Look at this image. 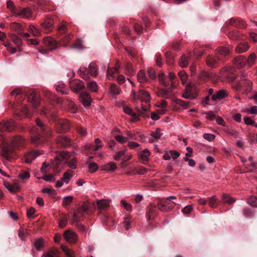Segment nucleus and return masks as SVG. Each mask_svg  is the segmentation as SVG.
Returning a JSON list of instances; mask_svg holds the SVG:
<instances>
[{
    "instance_id": "nucleus-1",
    "label": "nucleus",
    "mask_w": 257,
    "mask_h": 257,
    "mask_svg": "<svg viewBox=\"0 0 257 257\" xmlns=\"http://www.w3.org/2000/svg\"><path fill=\"white\" fill-rule=\"evenodd\" d=\"M24 143V140L20 137L14 138L11 144L4 142L0 145V155L3 158V162L9 161L12 159H16L15 156L16 149L21 147Z\"/></svg>"
},
{
    "instance_id": "nucleus-2",
    "label": "nucleus",
    "mask_w": 257,
    "mask_h": 257,
    "mask_svg": "<svg viewBox=\"0 0 257 257\" xmlns=\"http://www.w3.org/2000/svg\"><path fill=\"white\" fill-rule=\"evenodd\" d=\"M199 88L193 83H188L185 87L182 96L186 99H194L198 96Z\"/></svg>"
},
{
    "instance_id": "nucleus-3",
    "label": "nucleus",
    "mask_w": 257,
    "mask_h": 257,
    "mask_svg": "<svg viewBox=\"0 0 257 257\" xmlns=\"http://www.w3.org/2000/svg\"><path fill=\"white\" fill-rule=\"evenodd\" d=\"M131 95L134 99L140 100L142 102H145L146 103L149 102L151 99L150 93L145 90H141L138 93L132 91Z\"/></svg>"
},
{
    "instance_id": "nucleus-4",
    "label": "nucleus",
    "mask_w": 257,
    "mask_h": 257,
    "mask_svg": "<svg viewBox=\"0 0 257 257\" xmlns=\"http://www.w3.org/2000/svg\"><path fill=\"white\" fill-rule=\"evenodd\" d=\"M32 11L29 8H26L22 9H17V11L14 12V16L19 17L23 19H29L32 16Z\"/></svg>"
},
{
    "instance_id": "nucleus-5",
    "label": "nucleus",
    "mask_w": 257,
    "mask_h": 257,
    "mask_svg": "<svg viewBox=\"0 0 257 257\" xmlns=\"http://www.w3.org/2000/svg\"><path fill=\"white\" fill-rule=\"evenodd\" d=\"M47 131H44V132L41 131L40 128H37V130H39V131L42 132V134H38L34 135L31 138L32 142L35 144H41L43 143V140L46 139V135L49 133V130L48 128H47Z\"/></svg>"
},
{
    "instance_id": "nucleus-6",
    "label": "nucleus",
    "mask_w": 257,
    "mask_h": 257,
    "mask_svg": "<svg viewBox=\"0 0 257 257\" xmlns=\"http://www.w3.org/2000/svg\"><path fill=\"white\" fill-rule=\"evenodd\" d=\"M3 184L5 188L10 192L14 193L20 191L21 186L18 181H15L11 184L8 182L4 181Z\"/></svg>"
},
{
    "instance_id": "nucleus-7",
    "label": "nucleus",
    "mask_w": 257,
    "mask_h": 257,
    "mask_svg": "<svg viewBox=\"0 0 257 257\" xmlns=\"http://www.w3.org/2000/svg\"><path fill=\"white\" fill-rule=\"evenodd\" d=\"M43 43L45 46L49 47V51H53L58 48V43L52 37H45L43 39Z\"/></svg>"
},
{
    "instance_id": "nucleus-8",
    "label": "nucleus",
    "mask_w": 257,
    "mask_h": 257,
    "mask_svg": "<svg viewBox=\"0 0 257 257\" xmlns=\"http://www.w3.org/2000/svg\"><path fill=\"white\" fill-rule=\"evenodd\" d=\"M70 87L72 91L77 93L84 88V85L81 80H73L70 82Z\"/></svg>"
},
{
    "instance_id": "nucleus-9",
    "label": "nucleus",
    "mask_w": 257,
    "mask_h": 257,
    "mask_svg": "<svg viewBox=\"0 0 257 257\" xmlns=\"http://www.w3.org/2000/svg\"><path fill=\"white\" fill-rule=\"evenodd\" d=\"M228 95V92L227 91L224 89H221L213 94L211 97V99L214 101H220Z\"/></svg>"
},
{
    "instance_id": "nucleus-10",
    "label": "nucleus",
    "mask_w": 257,
    "mask_h": 257,
    "mask_svg": "<svg viewBox=\"0 0 257 257\" xmlns=\"http://www.w3.org/2000/svg\"><path fill=\"white\" fill-rule=\"evenodd\" d=\"M14 122L13 120L11 119L4 121L0 124V131H11L14 129Z\"/></svg>"
},
{
    "instance_id": "nucleus-11",
    "label": "nucleus",
    "mask_w": 257,
    "mask_h": 257,
    "mask_svg": "<svg viewBox=\"0 0 257 257\" xmlns=\"http://www.w3.org/2000/svg\"><path fill=\"white\" fill-rule=\"evenodd\" d=\"M64 238L69 243H75L77 240V235L70 230H67L64 233Z\"/></svg>"
},
{
    "instance_id": "nucleus-12",
    "label": "nucleus",
    "mask_w": 257,
    "mask_h": 257,
    "mask_svg": "<svg viewBox=\"0 0 257 257\" xmlns=\"http://www.w3.org/2000/svg\"><path fill=\"white\" fill-rule=\"evenodd\" d=\"M123 111L126 114H127L132 116L131 121L135 122L139 120V116L136 114L133 110L128 105H123L122 106Z\"/></svg>"
},
{
    "instance_id": "nucleus-13",
    "label": "nucleus",
    "mask_w": 257,
    "mask_h": 257,
    "mask_svg": "<svg viewBox=\"0 0 257 257\" xmlns=\"http://www.w3.org/2000/svg\"><path fill=\"white\" fill-rule=\"evenodd\" d=\"M116 169L117 166L116 164L113 162H109L100 167V170L105 171L109 173H113Z\"/></svg>"
},
{
    "instance_id": "nucleus-14",
    "label": "nucleus",
    "mask_w": 257,
    "mask_h": 257,
    "mask_svg": "<svg viewBox=\"0 0 257 257\" xmlns=\"http://www.w3.org/2000/svg\"><path fill=\"white\" fill-rule=\"evenodd\" d=\"M43 153V152H38L37 151H32L29 152L25 156V162L28 164L31 163L34 159Z\"/></svg>"
},
{
    "instance_id": "nucleus-15",
    "label": "nucleus",
    "mask_w": 257,
    "mask_h": 257,
    "mask_svg": "<svg viewBox=\"0 0 257 257\" xmlns=\"http://www.w3.org/2000/svg\"><path fill=\"white\" fill-rule=\"evenodd\" d=\"M62 157L63 161L66 163H68V166L71 169L76 168V165L75 164V160L72 159V161H69L70 159V154L68 152L63 153L62 154Z\"/></svg>"
},
{
    "instance_id": "nucleus-16",
    "label": "nucleus",
    "mask_w": 257,
    "mask_h": 257,
    "mask_svg": "<svg viewBox=\"0 0 257 257\" xmlns=\"http://www.w3.org/2000/svg\"><path fill=\"white\" fill-rule=\"evenodd\" d=\"M29 99L32 103L34 108H36L39 106L40 104L39 95L36 92V91H32L31 92V95L29 96Z\"/></svg>"
},
{
    "instance_id": "nucleus-17",
    "label": "nucleus",
    "mask_w": 257,
    "mask_h": 257,
    "mask_svg": "<svg viewBox=\"0 0 257 257\" xmlns=\"http://www.w3.org/2000/svg\"><path fill=\"white\" fill-rule=\"evenodd\" d=\"M80 100L85 106H89L92 100L89 94L86 92H82L80 95Z\"/></svg>"
},
{
    "instance_id": "nucleus-18",
    "label": "nucleus",
    "mask_w": 257,
    "mask_h": 257,
    "mask_svg": "<svg viewBox=\"0 0 257 257\" xmlns=\"http://www.w3.org/2000/svg\"><path fill=\"white\" fill-rule=\"evenodd\" d=\"M58 124L60 127L59 131L60 133L65 132L69 128V121L67 119H59Z\"/></svg>"
},
{
    "instance_id": "nucleus-19",
    "label": "nucleus",
    "mask_w": 257,
    "mask_h": 257,
    "mask_svg": "<svg viewBox=\"0 0 257 257\" xmlns=\"http://www.w3.org/2000/svg\"><path fill=\"white\" fill-rule=\"evenodd\" d=\"M229 23L231 25L240 29H243L246 27L245 22L241 19H231Z\"/></svg>"
},
{
    "instance_id": "nucleus-20",
    "label": "nucleus",
    "mask_w": 257,
    "mask_h": 257,
    "mask_svg": "<svg viewBox=\"0 0 257 257\" xmlns=\"http://www.w3.org/2000/svg\"><path fill=\"white\" fill-rule=\"evenodd\" d=\"M249 46L246 42H241L239 43L235 48V51L236 53L240 54L247 51Z\"/></svg>"
},
{
    "instance_id": "nucleus-21",
    "label": "nucleus",
    "mask_w": 257,
    "mask_h": 257,
    "mask_svg": "<svg viewBox=\"0 0 257 257\" xmlns=\"http://www.w3.org/2000/svg\"><path fill=\"white\" fill-rule=\"evenodd\" d=\"M53 25V20L50 17H46L45 21L41 24L42 28L48 31L52 30Z\"/></svg>"
},
{
    "instance_id": "nucleus-22",
    "label": "nucleus",
    "mask_w": 257,
    "mask_h": 257,
    "mask_svg": "<svg viewBox=\"0 0 257 257\" xmlns=\"http://www.w3.org/2000/svg\"><path fill=\"white\" fill-rule=\"evenodd\" d=\"M94 143L95 144V146H93L92 145L89 144L86 146V149L89 151H96L102 147L101 141L99 139H95L94 140Z\"/></svg>"
},
{
    "instance_id": "nucleus-23",
    "label": "nucleus",
    "mask_w": 257,
    "mask_h": 257,
    "mask_svg": "<svg viewBox=\"0 0 257 257\" xmlns=\"http://www.w3.org/2000/svg\"><path fill=\"white\" fill-rule=\"evenodd\" d=\"M173 89L171 87L169 88L160 89L158 92V95L162 97L168 98L173 95V93L171 91V89Z\"/></svg>"
},
{
    "instance_id": "nucleus-24",
    "label": "nucleus",
    "mask_w": 257,
    "mask_h": 257,
    "mask_svg": "<svg viewBox=\"0 0 257 257\" xmlns=\"http://www.w3.org/2000/svg\"><path fill=\"white\" fill-rule=\"evenodd\" d=\"M61 159L58 157H55L51 162V166L55 171L59 172L61 167V161H63L62 155L61 156Z\"/></svg>"
},
{
    "instance_id": "nucleus-25",
    "label": "nucleus",
    "mask_w": 257,
    "mask_h": 257,
    "mask_svg": "<svg viewBox=\"0 0 257 257\" xmlns=\"http://www.w3.org/2000/svg\"><path fill=\"white\" fill-rule=\"evenodd\" d=\"M10 29L12 31L16 32L19 35H22L23 30L21 24L18 23L13 22L10 24Z\"/></svg>"
},
{
    "instance_id": "nucleus-26",
    "label": "nucleus",
    "mask_w": 257,
    "mask_h": 257,
    "mask_svg": "<svg viewBox=\"0 0 257 257\" xmlns=\"http://www.w3.org/2000/svg\"><path fill=\"white\" fill-rule=\"evenodd\" d=\"M150 153L148 149L144 150L139 154V158L142 163L145 164L149 160Z\"/></svg>"
},
{
    "instance_id": "nucleus-27",
    "label": "nucleus",
    "mask_w": 257,
    "mask_h": 257,
    "mask_svg": "<svg viewBox=\"0 0 257 257\" xmlns=\"http://www.w3.org/2000/svg\"><path fill=\"white\" fill-rule=\"evenodd\" d=\"M97 206L100 210H103L109 206L110 200L107 199L98 200L96 201Z\"/></svg>"
},
{
    "instance_id": "nucleus-28",
    "label": "nucleus",
    "mask_w": 257,
    "mask_h": 257,
    "mask_svg": "<svg viewBox=\"0 0 257 257\" xmlns=\"http://www.w3.org/2000/svg\"><path fill=\"white\" fill-rule=\"evenodd\" d=\"M79 75L83 79H87L89 77L88 67H81L79 70Z\"/></svg>"
},
{
    "instance_id": "nucleus-29",
    "label": "nucleus",
    "mask_w": 257,
    "mask_h": 257,
    "mask_svg": "<svg viewBox=\"0 0 257 257\" xmlns=\"http://www.w3.org/2000/svg\"><path fill=\"white\" fill-rule=\"evenodd\" d=\"M9 37L11 38L12 42L18 47L22 45V40L17 35L14 34H10Z\"/></svg>"
},
{
    "instance_id": "nucleus-30",
    "label": "nucleus",
    "mask_w": 257,
    "mask_h": 257,
    "mask_svg": "<svg viewBox=\"0 0 257 257\" xmlns=\"http://www.w3.org/2000/svg\"><path fill=\"white\" fill-rule=\"evenodd\" d=\"M69 217L66 214H62L59 220V226L61 228H64L67 224Z\"/></svg>"
},
{
    "instance_id": "nucleus-31",
    "label": "nucleus",
    "mask_w": 257,
    "mask_h": 257,
    "mask_svg": "<svg viewBox=\"0 0 257 257\" xmlns=\"http://www.w3.org/2000/svg\"><path fill=\"white\" fill-rule=\"evenodd\" d=\"M216 54L219 57V55L221 56H225L229 53V50L228 48L224 47H220L216 50Z\"/></svg>"
},
{
    "instance_id": "nucleus-32",
    "label": "nucleus",
    "mask_w": 257,
    "mask_h": 257,
    "mask_svg": "<svg viewBox=\"0 0 257 257\" xmlns=\"http://www.w3.org/2000/svg\"><path fill=\"white\" fill-rule=\"evenodd\" d=\"M73 176V172L71 170H68L67 172L64 173L63 177L61 178V181L66 184H68Z\"/></svg>"
},
{
    "instance_id": "nucleus-33",
    "label": "nucleus",
    "mask_w": 257,
    "mask_h": 257,
    "mask_svg": "<svg viewBox=\"0 0 257 257\" xmlns=\"http://www.w3.org/2000/svg\"><path fill=\"white\" fill-rule=\"evenodd\" d=\"M241 34L237 31H232L228 33V37L233 40H237L240 38Z\"/></svg>"
},
{
    "instance_id": "nucleus-34",
    "label": "nucleus",
    "mask_w": 257,
    "mask_h": 257,
    "mask_svg": "<svg viewBox=\"0 0 257 257\" xmlns=\"http://www.w3.org/2000/svg\"><path fill=\"white\" fill-rule=\"evenodd\" d=\"M121 89L116 85L111 84L110 85L109 92L112 95H118L120 93Z\"/></svg>"
},
{
    "instance_id": "nucleus-35",
    "label": "nucleus",
    "mask_w": 257,
    "mask_h": 257,
    "mask_svg": "<svg viewBox=\"0 0 257 257\" xmlns=\"http://www.w3.org/2000/svg\"><path fill=\"white\" fill-rule=\"evenodd\" d=\"M88 89L92 91L95 92L98 90V85L95 81H89L87 84Z\"/></svg>"
},
{
    "instance_id": "nucleus-36",
    "label": "nucleus",
    "mask_w": 257,
    "mask_h": 257,
    "mask_svg": "<svg viewBox=\"0 0 257 257\" xmlns=\"http://www.w3.org/2000/svg\"><path fill=\"white\" fill-rule=\"evenodd\" d=\"M30 32L33 35L36 37H38L41 35V32L38 29L36 28L34 25H30L29 27Z\"/></svg>"
},
{
    "instance_id": "nucleus-37",
    "label": "nucleus",
    "mask_w": 257,
    "mask_h": 257,
    "mask_svg": "<svg viewBox=\"0 0 257 257\" xmlns=\"http://www.w3.org/2000/svg\"><path fill=\"white\" fill-rule=\"evenodd\" d=\"M56 89L58 92L62 94H64L67 93L68 90L63 83H61L57 85Z\"/></svg>"
},
{
    "instance_id": "nucleus-38",
    "label": "nucleus",
    "mask_w": 257,
    "mask_h": 257,
    "mask_svg": "<svg viewBox=\"0 0 257 257\" xmlns=\"http://www.w3.org/2000/svg\"><path fill=\"white\" fill-rule=\"evenodd\" d=\"M62 249L63 251L65 252L66 257H74V251L71 249L68 248L66 246L62 245Z\"/></svg>"
},
{
    "instance_id": "nucleus-39",
    "label": "nucleus",
    "mask_w": 257,
    "mask_h": 257,
    "mask_svg": "<svg viewBox=\"0 0 257 257\" xmlns=\"http://www.w3.org/2000/svg\"><path fill=\"white\" fill-rule=\"evenodd\" d=\"M216 58H213L211 56H209L206 59L207 64H214L215 63H218L220 58H218V56L216 55Z\"/></svg>"
},
{
    "instance_id": "nucleus-40",
    "label": "nucleus",
    "mask_w": 257,
    "mask_h": 257,
    "mask_svg": "<svg viewBox=\"0 0 257 257\" xmlns=\"http://www.w3.org/2000/svg\"><path fill=\"white\" fill-rule=\"evenodd\" d=\"M125 151L124 150H122L119 152H115L113 156V159L116 161H119L120 160H122L123 156L125 155Z\"/></svg>"
},
{
    "instance_id": "nucleus-41",
    "label": "nucleus",
    "mask_w": 257,
    "mask_h": 257,
    "mask_svg": "<svg viewBox=\"0 0 257 257\" xmlns=\"http://www.w3.org/2000/svg\"><path fill=\"white\" fill-rule=\"evenodd\" d=\"M158 80L161 84L165 86L168 85V83L166 80V76L164 73L161 72L159 74Z\"/></svg>"
},
{
    "instance_id": "nucleus-42",
    "label": "nucleus",
    "mask_w": 257,
    "mask_h": 257,
    "mask_svg": "<svg viewBox=\"0 0 257 257\" xmlns=\"http://www.w3.org/2000/svg\"><path fill=\"white\" fill-rule=\"evenodd\" d=\"M246 62V58L243 56H239L235 58L234 64H244Z\"/></svg>"
},
{
    "instance_id": "nucleus-43",
    "label": "nucleus",
    "mask_w": 257,
    "mask_h": 257,
    "mask_svg": "<svg viewBox=\"0 0 257 257\" xmlns=\"http://www.w3.org/2000/svg\"><path fill=\"white\" fill-rule=\"evenodd\" d=\"M68 106L69 111L70 112L73 113H75L76 112L77 108H76V106L75 103H74V102L73 101H72L71 100L69 101Z\"/></svg>"
},
{
    "instance_id": "nucleus-44",
    "label": "nucleus",
    "mask_w": 257,
    "mask_h": 257,
    "mask_svg": "<svg viewBox=\"0 0 257 257\" xmlns=\"http://www.w3.org/2000/svg\"><path fill=\"white\" fill-rule=\"evenodd\" d=\"M137 77L138 81L141 83L145 82L146 81L145 73L142 70L140 71L138 73Z\"/></svg>"
},
{
    "instance_id": "nucleus-45",
    "label": "nucleus",
    "mask_w": 257,
    "mask_h": 257,
    "mask_svg": "<svg viewBox=\"0 0 257 257\" xmlns=\"http://www.w3.org/2000/svg\"><path fill=\"white\" fill-rule=\"evenodd\" d=\"M190 59L186 54H183L179 59V64H184L186 62L190 63L191 62Z\"/></svg>"
},
{
    "instance_id": "nucleus-46",
    "label": "nucleus",
    "mask_w": 257,
    "mask_h": 257,
    "mask_svg": "<svg viewBox=\"0 0 257 257\" xmlns=\"http://www.w3.org/2000/svg\"><path fill=\"white\" fill-rule=\"evenodd\" d=\"M73 200V197L72 196H68L64 197L62 201V205L64 206L69 205Z\"/></svg>"
},
{
    "instance_id": "nucleus-47",
    "label": "nucleus",
    "mask_w": 257,
    "mask_h": 257,
    "mask_svg": "<svg viewBox=\"0 0 257 257\" xmlns=\"http://www.w3.org/2000/svg\"><path fill=\"white\" fill-rule=\"evenodd\" d=\"M247 203L252 207H257V198L254 196L249 197L247 199Z\"/></svg>"
},
{
    "instance_id": "nucleus-48",
    "label": "nucleus",
    "mask_w": 257,
    "mask_h": 257,
    "mask_svg": "<svg viewBox=\"0 0 257 257\" xmlns=\"http://www.w3.org/2000/svg\"><path fill=\"white\" fill-rule=\"evenodd\" d=\"M35 246L38 250H40L44 245V240L42 239H38L35 242Z\"/></svg>"
},
{
    "instance_id": "nucleus-49",
    "label": "nucleus",
    "mask_w": 257,
    "mask_h": 257,
    "mask_svg": "<svg viewBox=\"0 0 257 257\" xmlns=\"http://www.w3.org/2000/svg\"><path fill=\"white\" fill-rule=\"evenodd\" d=\"M178 76L180 77L182 83H185L187 79V75L184 70L180 71L178 73Z\"/></svg>"
},
{
    "instance_id": "nucleus-50",
    "label": "nucleus",
    "mask_w": 257,
    "mask_h": 257,
    "mask_svg": "<svg viewBox=\"0 0 257 257\" xmlns=\"http://www.w3.org/2000/svg\"><path fill=\"white\" fill-rule=\"evenodd\" d=\"M89 76H95L97 74V68L96 65H88Z\"/></svg>"
},
{
    "instance_id": "nucleus-51",
    "label": "nucleus",
    "mask_w": 257,
    "mask_h": 257,
    "mask_svg": "<svg viewBox=\"0 0 257 257\" xmlns=\"http://www.w3.org/2000/svg\"><path fill=\"white\" fill-rule=\"evenodd\" d=\"M30 113V110L26 106H23L20 112V114H19L21 116L25 117L29 116Z\"/></svg>"
},
{
    "instance_id": "nucleus-52",
    "label": "nucleus",
    "mask_w": 257,
    "mask_h": 257,
    "mask_svg": "<svg viewBox=\"0 0 257 257\" xmlns=\"http://www.w3.org/2000/svg\"><path fill=\"white\" fill-rule=\"evenodd\" d=\"M40 178L47 182H52L55 180V176L52 174H47Z\"/></svg>"
},
{
    "instance_id": "nucleus-53",
    "label": "nucleus",
    "mask_w": 257,
    "mask_h": 257,
    "mask_svg": "<svg viewBox=\"0 0 257 257\" xmlns=\"http://www.w3.org/2000/svg\"><path fill=\"white\" fill-rule=\"evenodd\" d=\"M168 77H169V80L171 82V87L173 88H175V85L174 83L173 82V80L176 78V75L174 73H173L172 72H170L169 73Z\"/></svg>"
},
{
    "instance_id": "nucleus-54",
    "label": "nucleus",
    "mask_w": 257,
    "mask_h": 257,
    "mask_svg": "<svg viewBox=\"0 0 257 257\" xmlns=\"http://www.w3.org/2000/svg\"><path fill=\"white\" fill-rule=\"evenodd\" d=\"M89 171L93 173L96 171L98 169V166L96 163H91L88 166Z\"/></svg>"
},
{
    "instance_id": "nucleus-55",
    "label": "nucleus",
    "mask_w": 257,
    "mask_h": 257,
    "mask_svg": "<svg viewBox=\"0 0 257 257\" xmlns=\"http://www.w3.org/2000/svg\"><path fill=\"white\" fill-rule=\"evenodd\" d=\"M172 48L176 50H180L181 48V42L180 40H175L172 42Z\"/></svg>"
},
{
    "instance_id": "nucleus-56",
    "label": "nucleus",
    "mask_w": 257,
    "mask_h": 257,
    "mask_svg": "<svg viewBox=\"0 0 257 257\" xmlns=\"http://www.w3.org/2000/svg\"><path fill=\"white\" fill-rule=\"evenodd\" d=\"M120 203L124 207L125 209L127 211H132V206L130 203L126 202L124 200H121Z\"/></svg>"
},
{
    "instance_id": "nucleus-57",
    "label": "nucleus",
    "mask_w": 257,
    "mask_h": 257,
    "mask_svg": "<svg viewBox=\"0 0 257 257\" xmlns=\"http://www.w3.org/2000/svg\"><path fill=\"white\" fill-rule=\"evenodd\" d=\"M83 44L82 40L80 39H78L76 42L71 47L72 48L81 49L83 48Z\"/></svg>"
},
{
    "instance_id": "nucleus-58",
    "label": "nucleus",
    "mask_w": 257,
    "mask_h": 257,
    "mask_svg": "<svg viewBox=\"0 0 257 257\" xmlns=\"http://www.w3.org/2000/svg\"><path fill=\"white\" fill-rule=\"evenodd\" d=\"M222 199L224 202L228 204H232L235 201L234 199L233 198H231L230 196L225 194H223L222 195Z\"/></svg>"
},
{
    "instance_id": "nucleus-59",
    "label": "nucleus",
    "mask_w": 257,
    "mask_h": 257,
    "mask_svg": "<svg viewBox=\"0 0 257 257\" xmlns=\"http://www.w3.org/2000/svg\"><path fill=\"white\" fill-rule=\"evenodd\" d=\"M19 176L22 180H25L28 179L30 177V175L27 171H22L19 174Z\"/></svg>"
},
{
    "instance_id": "nucleus-60",
    "label": "nucleus",
    "mask_w": 257,
    "mask_h": 257,
    "mask_svg": "<svg viewBox=\"0 0 257 257\" xmlns=\"http://www.w3.org/2000/svg\"><path fill=\"white\" fill-rule=\"evenodd\" d=\"M7 7L12 11V14L13 16H14V12L17 10V9L15 7L14 3L12 1H8L7 3Z\"/></svg>"
},
{
    "instance_id": "nucleus-61",
    "label": "nucleus",
    "mask_w": 257,
    "mask_h": 257,
    "mask_svg": "<svg viewBox=\"0 0 257 257\" xmlns=\"http://www.w3.org/2000/svg\"><path fill=\"white\" fill-rule=\"evenodd\" d=\"M37 125L40 130L43 132L44 131H47L46 129V126L42 122L40 119H37L36 120Z\"/></svg>"
},
{
    "instance_id": "nucleus-62",
    "label": "nucleus",
    "mask_w": 257,
    "mask_h": 257,
    "mask_svg": "<svg viewBox=\"0 0 257 257\" xmlns=\"http://www.w3.org/2000/svg\"><path fill=\"white\" fill-rule=\"evenodd\" d=\"M208 199H210L209 205L211 207H215L217 204V200L215 198V196H213L210 197H208Z\"/></svg>"
},
{
    "instance_id": "nucleus-63",
    "label": "nucleus",
    "mask_w": 257,
    "mask_h": 257,
    "mask_svg": "<svg viewBox=\"0 0 257 257\" xmlns=\"http://www.w3.org/2000/svg\"><path fill=\"white\" fill-rule=\"evenodd\" d=\"M161 130L159 128H157L155 132H152L151 134V135L156 139H159L162 135Z\"/></svg>"
},
{
    "instance_id": "nucleus-64",
    "label": "nucleus",
    "mask_w": 257,
    "mask_h": 257,
    "mask_svg": "<svg viewBox=\"0 0 257 257\" xmlns=\"http://www.w3.org/2000/svg\"><path fill=\"white\" fill-rule=\"evenodd\" d=\"M114 138L117 142L121 144L124 143L128 140L127 138H124L121 135H116L115 136Z\"/></svg>"
}]
</instances>
